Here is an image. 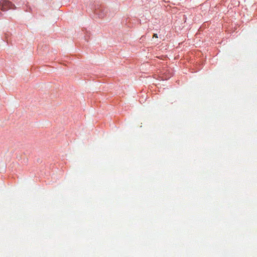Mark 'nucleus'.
Masks as SVG:
<instances>
[{
    "label": "nucleus",
    "instance_id": "nucleus-1",
    "mask_svg": "<svg viewBox=\"0 0 257 257\" xmlns=\"http://www.w3.org/2000/svg\"><path fill=\"white\" fill-rule=\"evenodd\" d=\"M0 5L2 7L1 10L3 11H6L9 9H15L16 8L15 6L11 2L6 1L0 2Z\"/></svg>",
    "mask_w": 257,
    "mask_h": 257
},
{
    "label": "nucleus",
    "instance_id": "nucleus-2",
    "mask_svg": "<svg viewBox=\"0 0 257 257\" xmlns=\"http://www.w3.org/2000/svg\"><path fill=\"white\" fill-rule=\"evenodd\" d=\"M153 38H158V36L157 34H154L153 35Z\"/></svg>",
    "mask_w": 257,
    "mask_h": 257
}]
</instances>
